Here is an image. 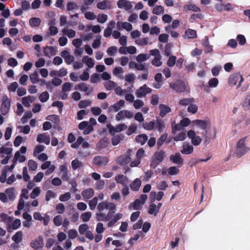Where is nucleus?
Returning <instances> with one entry per match:
<instances>
[{
  "label": "nucleus",
  "instance_id": "603ef678",
  "mask_svg": "<svg viewBox=\"0 0 250 250\" xmlns=\"http://www.w3.org/2000/svg\"><path fill=\"white\" fill-rule=\"evenodd\" d=\"M88 226L86 224H83L79 227V231L81 235H83L88 231Z\"/></svg>",
  "mask_w": 250,
  "mask_h": 250
},
{
  "label": "nucleus",
  "instance_id": "7ed1b4c3",
  "mask_svg": "<svg viewBox=\"0 0 250 250\" xmlns=\"http://www.w3.org/2000/svg\"><path fill=\"white\" fill-rule=\"evenodd\" d=\"M156 196L155 191H151L149 195L150 202L147 211L148 214L153 215L154 216L157 215L159 212V209L156 207V205L154 203L155 201V196Z\"/></svg>",
  "mask_w": 250,
  "mask_h": 250
},
{
  "label": "nucleus",
  "instance_id": "8fccbe9b",
  "mask_svg": "<svg viewBox=\"0 0 250 250\" xmlns=\"http://www.w3.org/2000/svg\"><path fill=\"white\" fill-rule=\"evenodd\" d=\"M98 203V198L94 197L92 200H90L88 203L89 208L91 210H94Z\"/></svg>",
  "mask_w": 250,
  "mask_h": 250
},
{
  "label": "nucleus",
  "instance_id": "f704fd0d",
  "mask_svg": "<svg viewBox=\"0 0 250 250\" xmlns=\"http://www.w3.org/2000/svg\"><path fill=\"white\" fill-rule=\"evenodd\" d=\"M62 32L63 34L67 35L69 38H72L76 35L75 31L71 29L64 28L62 29Z\"/></svg>",
  "mask_w": 250,
  "mask_h": 250
},
{
  "label": "nucleus",
  "instance_id": "412c9836",
  "mask_svg": "<svg viewBox=\"0 0 250 250\" xmlns=\"http://www.w3.org/2000/svg\"><path fill=\"white\" fill-rule=\"evenodd\" d=\"M21 225V222L19 219H16L11 225H8L7 229L9 232H11L12 230L17 229Z\"/></svg>",
  "mask_w": 250,
  "mask_h": 250
},
{
  "label": "nucleus",
  "instance_id": "393cba45",
  "mask_svg": "<svg viewBox=\"0 0 250 250\" xmlns=\"http://www.w3.org/2000/svg\"><path fill=\"white\" fill-rule=\"evenodd\" d=\"M56 53V50L54 47L47 46L44 47L43 54L45 56L49 57L50 55L54 56Z\"/></svg>",
  "mask_w": 250,
  "mask_h": 250
},
{
  "label": "nucleus",
  "instance_id": "69168bd1",
  "mask_svg": "<svg viewBox=\"0 0 250 250\" xmlns=\"http://www.w3.org/2000/svg\"><path fill=\"white\" fill-rule=\"evenodd\" d=\"M56 196V193L51 190H48L45 194V200L46 201H49L51 198H55Z\"/></svg>",
  "mask_w": 250,
  "mask_h": 250
},
{
  "label": "nucleus",
  "instance_id": "b1692460",
  "mask_svg": "<svg viewBox=\"0 0 250 250\" xmlns=\"http://www.w3.org/2000/svg\"><path fill=\"white\" fill-rule=\"evenodd\" d=\"M94 194V191L92 188H88L83 190L82 192V196L85 199L91 198Z\"/></svg>",
  "mask_w": 250,
  "mask_h": 250
},
{
  "label": "nucleus",
  "instance_id": "3c124183",
  "mask_svg": "<svg viewBox=\"0 0 250 250\" xmlns=\"http://www.w3.org/2000/svg\"><path fill=\"white\" fill-rule=\"evenodd\" d=\"M5 193L10 199L13 200L15 198L14 188H13L6 189Z\"/></svg>",
  "mask_w": 250,
  "mask_h": 250
},
{
  "label": "nucleus",
  "instance_id": "cd10ccee",
  "mask_svg": "<svg viewBox=\"0 0 250 250\" xmlns=\"http://www.w3.org/2000/svg\"><path fill=\"white\" fill-rule=\"evenodd\" d=\"M22 235L21 231H18L12 236V239L16 244H19L22 241Z\"/></svg>",
  "mask_w": 250,
  "mask_h": 250
},
{
  "label": "nucleus",
  "instance_id": "49530a36",
  "mask_svg": "<svg viewBox=\"0 0 250 250\" xmlns=\"http://www.w3.org/2000/svg\"><path fill=\"white\" fill-rule=\"evenodd\" d=\"M126 179V177L123 174H118L116 176L115 180L117 183L121 184L123 185H125V180Z\"/></svg>",
  "mask_w": 250,
  "mask_h": 250
},
{
  "label": "nucleus",
  "instance_id": "6e6552de",
  "mask_svg": "<svg viewBox=\"0 0 250 250\" xmlns=\"http://www.w3.org/2000/svg\"><path fill=\"white\" fill-rule=\"evenodd\" d=\"M151 89L145 84L136 91L135 94L138 98H142L151 93Z\"/></svg>",
  "mask_w": 250,
  "mask_h": 250
},
{
  "label": "nucleus",
  "instance_id": "a211bd4d",
  "mask_svg": "<svg viewBox=\"0 0 250 250\" xmlns=\"http://www.w3.org/2000/svg\"><path fill=\"white\" fill-rule=\"evenodd\" d=\"M125 104V101L123 100H120L116 104L111 105L108 108L109 111H113L114 112H116L118 111L121 107H122Z\"/></svg>",
  "mask_w": 250,
  "mask_h": 250
},
{
  "label": "nucleus",
  "instance_id": "39448f33",
  "mask_svg": "<svg viewBox=\"0 0 250 250\" xmlns=\"http://www.w3.org/2000/svg\"><path fill=\"white\" fill-rule=\"evenodd\" d=\"M97 208L98 211V212H102L104 209L109 210H115L116 208V205L113 203L103 201L99 203Z\"/></svg>",
  "mask_w": 250,
  "mask_h": 250
},
{
  "label": "nucleus",
  "instance_id": "aec40b11",
  "mask_svg": "<svg viewBox=\"0 0 250 250\" xmlns=\"http://www.w3.org/2000/svg\"><path fill=\"white\" fill-rule=\"evenodd\" d=\"M141 184V180L139 178H136L130 184L129 186L132 190L137 191L139 190Z\"/></svg>",
  "mask_w": 250,
  "mask_h": 250
},
{
  "label": "nucleus",
  "instance_id": "ea45409f",
  "mask_svg": "<svg viewBox=\"0 0 250 250\" xmlns=\"http://www.w3.org/2000/svg\"><path fill=\"white\" fill-rule=\"evenodd\" d=\"M150 58L148 54H140L136 57V60L138 62H144Z\"/></svg>",
  "mask_w": 250,
  "mask_h": 250
},
{
  "label": "nucleus",
  "instance_id": "f3484780",
  "mask_svg": "<svg viewBox=\"0 0 250 250\" xmlns=\"http://www.w3.org/2000/svg\"><path fill=\"white\" fill-rule=\"evenodd\" d=\"M117 5L119 8H124L125 10H128L132 7L131 2L126 0H119Z\"/></svg>",
  "mask_w": 250,
  "mask_h": 250
},
{
  "label": "nucleus",
  "instance_id": "0eeeda50",
  "mask_svg": "<svg viewBox=\"0 0 250 250\" xmlns=\"http://www.w3.org/2000/svg\"><path fill=\"white\" fill-rule=\"evenodd\" d=\"M188 137L191 140L192 144L195 146H197L200 144L202 142L201 138L196 135L195 131L193 130H189L187 132Z\"/></svg>",
  "mask_w": 250,
  "mask_h": 250
},
{
  "label": "nucleus",
  "instance_id": "37998d69",
  "mask_svg": "<svg viewBox=\"0 0 250 250\" xmlns=\"http://www.w3.org/2000/svg\"><path fill=\"white\" fill-rule=\"evenodd\" d=\"M71 165L73 170H76L78 168H80L83 166L82 163L77 159H75V160L72 161Z\"/></svg>",
  "mask_w": 250,
  "mask_h": 250
},
{
  "label": "nucleus",
  "instance_id": "13d9d810",
  "mask_svg": "<svg viewBox=\"0 0 250 250\" xmlns=\"http://www.w3.org/2000/svg\"><path fill=\"white\" fill-rule=\"evenodd\" d=\"M107 16L104 14H99L97 17V20L98 22L103 23L107 20Z\"/></svg>",
  "mask_w": 250,
  "mask_h": 250
},
{
  "label": "nucleus",
  "instance_id": "423d86ee",
  "mask_svg": "<svg viewBox=\"0 0 250 250\" xmlns=\"http://www.w3.org/2000/svg\"><path fill=\"white\" fill-rule=\"evenodd\" d=\"M108 162L109 159L107 157L97 155L94 157L92 163L98 166H105Z\"/></svg>",
  "mask_w": 250,
  "mask_h": 250
},
{
  "label": "nucleus",
  "instance_id": "338daca9",
  "mask_svg": "<svg viewBox=\"0 0 250 250\" xmlns=\"http://www.w3.org/2000/svg\"><path fill=\"white\" fill-rule=\"evenodd\" d=\"M78 5L74 2H68L67 4L66 8L68 11H71L74 9H78Z\"/></svg>",
  "mask_w": 250,
  "mask_h": 250
},
{
  "label": "nucleus",
  "instance_id": "9b49d317",
  "mask_svg": "<svg viewBox=\"0 0 250 250\" xmlns=\"http://www.w3.org/2000/svg\"><path fill=\"white\" fill-rule=\"evenodd\" d=\"M43 245V238L41 236H39L38 238L32 241L31 242V247L36 250H41Z\"/></svg>",
  "mask_w": 250,
  "mask_h": 250
},
{
  "label": "nucleus",
  "instance_id": "ddd939ff",
  "mask_svg": "<svg viewBox=\"0 0 250 250\" xmlns=\"http://www.w3.org/2000/svg\"><path fill=\"white\" fill-rule=\"evenodd\" d=\"M166 127V124L164 120L157 118L155 121L154 129L157 130L159 132H162Z\"/></svg>",
  "mask_w": 250,
  "mask_h": 250
},
{
  "label": "nucleus",
  "instance_id": "6ab92c4d",
  "mask_svg": "<svg viewBox=\"0 0 250 250\" xmlns=\"http://www.w3.org/2000/svg\"><path fill=\"white\" fill-rule=\"evenodd\" d=\"M159 108L160 110L159 115L162 118L164 117L167 113L170 112L171 111V108L169 106L164 104H159Z\"/></svg>",
  "mask_w": 250,
  "mask_h": 250
},
{
  "label": "nucleus",
  "instance_id": "6e6d98bb",
  "mask_svg": "<svg viewBox=\"0 0 250 250\" xmlns=\"http://www.w3.org/2000/svg\"><path fill=\"white\" fill-rule=\"evenodd\" d=\"M29 169L34 171L37 168L38 165L36 162L33 160H29L28 162Z\"/></svg>",
  "mask_w": 250,
  "mask_h": 250
},
{
  "label": "nucleus",
  "instance_id": "de8ad7c7",
  "mask_svg": "<svg viewBox=\"0 0 250 250\" xmlns=\"http://www.w3.org/2000/svg\"><path fill=\"white\" fill-rule=\"evenodd\" d=\"M49 98V94L47 91L42 92L39 96V100L42 103L46 102Z\"/></svg>",
  "mask_w": 250,
  "mask_h": 250
},
{
  "label": "nucleus",
  "instance_id": "e2e57ef3",
  "mask_svg": "<svg viewBox=\"0 0 250 250\" xmlns=\"http://www.w3.org/2000/svg\"><path fill=\"white\" fill-rule=\"evenodd\" d=\"M142 205H143V204L141 202V200L137 199L133 202V207L135 210H139Z\"/></svg>",
  "mask_w": 250,
  "mask_h": 250
},
{
  "label": "nucleus",
  "instance_id": "4c0bfd02",
  "mask_svg": "<svg viewBox=\"0 0 250 250\" xmlns=\"http://www.w3.org/2000/svg\"><path fill=\"white\" fill-rule=\"evenodd\" d=\"M193 102L194 99L193 98H188L181 100L179 104L180 105L186 106L190 104Z\"/></svg>",
  "mask_w": 250,
  "mask_h": 250
},
{
  "label": "nucleus",
  "instance_id": "72a5a7b5",
  "mask_svg": "<svg viewBox=\"0 0 250 250\" xmlns=\"http://www.w3.org/2000/svg\"><path fill=\"white\" fill-rule=\"evenodd\" d=\"M41 22V20L38 18H32L29 20V24L31 27H38Z\"/></svg>",
  "mask_w": 250,
  "mask_h": 250
},
{
  "label": "nucleus",
  "instance_id": "864d4df0",
  "mask_svg": "<svg viewBox=\"0 0 250 250\" xmlns=\"http://www.w3.org/2000/svg\"><path fill=\"white\" fill-rule=\"evenodd\" d=\"M32 117V114L30 111H26L25 112L23 116L21 119V121L23 124L27 122L28 119Z\"/></svg>",
  "mask_w": 250,
  "mask_h": 250
},
{
  "label": "nucleus",
  "instance_id": "4d7b16f0",
  "mask_svg": "<svg viewBox=\"0 0 250 250\" xmlns=\"http://www.w3.org/2000/svg\"><path fill=\"white\" fill-rule=\"evenodd\" d=\"M117 51V47L115 46H112L107 48L106 52L109 56H113Z\"/></svg>",
  "mask_w": 250,
  "mask_h": 250
},
{
  "label": "nucleus",
  "instance_id": "c756f323",
  "mask_svg": "<svg viewBox=\"0 0 250 250\" xmlns=\"http://www.w3.org/2000/svg\"><path fill=\"white\" fill-rule=\"evenodd\" d=\"M155 125V121H151L149 122L143 123L142 126L146 130H152L153 129H154Z\"/></svg>",
  "mask_w": 250,
  "mask_h": 250
},
{
  "label": "nucleus",
  "instance_id": "bf43d9fd",
  "mask_svg": "<svg viewBox=\"0 0 250 250\" xmlns=\"http://www.w3.org/2000/svg\"><path fill=\"white\" fill-rule=\"evenodd\" d=\"M176 57L175 56H170L167 61V65L169 67H173L176 63Z\"/></svg>",
  "mask_w": 250,
  "mask_h": 250
},
{
  "label": "nucleus",
  "instance_id": "58836bf2",
  "mask_svg": "<svg viewBox=\"0 0 250 250\" xmlns=\"http://www.w3.org/2000/svg\"><path fill=\"white\" fill-rule=\"evenodd\" d=\"M29 77L31 83L33 84L37 83L40 81L38 78V72L36 71H35L33 73H31Z\"/></svg>",
  "mask_w": 250,
  "mask_h": 250
},
{
  "label": "nucleus",
  "instance_id": "79ce46f5",
  "mask_svg": "<svg viewBox=\"0 0 250 250\" xmlns=\"http://www.w3.org/2000/svg\"><path fill=\"white\" fill-rule=\"evenodd\" d=\"M116 83L112 81L109 80L104 83L105 88L108 90H111L113 88L115 87Z\"/></svg>",
  "mask_w": 250,
  "mask_h": 250
},
{
  "label": "nucleus",
  "instance_id": "7c9ffc66",
  "mask_svg": "<svg viewBox=\"0 0 250 250\" xmlns=\"http://www.w3.org/2000/svg\"><path fill=\"white\" fill-rule=\"evenodd\" d=\"M83 62H84L89 68H92L94 65V61L87 56H84L83 58Z\"/></svg>",
  "mask_w": 250,
  "mask_h": 250
},
{
  "label": "nucleus",
  "instance_id": "a19ab883",
  "mask_svg": "<svg viewBox=\"0 0 250 250\" xmlns=\"http://www.w3.org/2000/svg\"><path fill=\"white\" fill-rule=\"evenodd\" d=\"M167 137V133H165L162 134L160 137L158 139L157 144L158 146V148H159L161 146L164 144V143L166 141Z\"/></svg>",
  "mask_w": 250,
  "mask_h": 250
},
{
  "label": "nucleus",
  "instance_id": "a18cd8bd",
  "mask_svg": "<svg viewBox=\"0 0 250 250\" xmlns=\"http://www.w3.org/2000/svg\"><path fill=\"white\" fill-rule=\"evenodd\" d=\"M184 9L185 10H191L194 12H199L201 10L199 7L194 4H186L184 6Z\"/></svg>",
  "mask_w": 250,
  "mask_h": 250
},
{
  "label": "nucleus",
  "instance_id": "9d476101",
  "mask_svg": "<svg viewBox=\"0 0 250 250\" xmlns=\"http://www.w3.org/2000/svg\"><path fill=\"white\" fill-rule=\"evenodd\" d=\"M131 151L130 149H128L127 151L128 155L125 154L120 156L117 158V162L122 166H125L129 163L131 160L130 157L129 156Z\"/></svg>",
  "mask_w": 250,
  "mask_h": 250
},
{
  "label": "nucleus",
  "instance_id": "dca6fc26",
  "mask_svg": "<svg viewBox=\"0 0 250 250\" xmlns=\"http://www.w3.org/2000/svg\"><path fill=\"white\" fill-rule=\"evenodd\" d=\"M37 141L39 143H44L48 145L50 144V138L46 133L40 134L37 136Z\"/></svg>",
  "mask_w": 250,
  "mask_h": 250
},
{
  "label": "nucleus",
  "instance_id": "f257e3e1",
  "mask_svg": "<svg viewBox=\"0 0 250 250\" xmlns=\"http://www.w3.org/2000/svg\"><path fill=\"white\" fill-rule=\"evenodd\" d=\"M166 156V152L163 150L155 152L150 161V167L155 169L163 161Z\"/></svg>",
  "mask_w": 250,
  "mask_h": 250
},
{
  "label": "nucleus",
  "instance_id": "bb28decb",
  "mask_svg": "<svg viewBox=\"0 0 250 250\" xmlns=\"http://www.w3.org/2000/svg\"><path fill=\"white\" fill-rule=\"evenodd\" d=\"M97 7L98 9L101 10H105L106 9H110V2L107 0H103L97 3Z\"/></svg>",
  "mask_w": 250,
  "mask_h": 250
},
{
  "label": "nucleus",
  "instance_id": "473e14b6",
  "mask_svg": "<svg viewBox=\"0 0 250 250\" xmlns=\"http://www.w3.org/2000/svg\"><path fill=\"white\" fill-rule=\"evenodd\" d=\"M249 149L248 148H239V147H236V151H235V154L237 157L240 158L242 156L245 155L246 152L248 151Z\"/></svg>",
  "mask_w": 250,
  "mask_h": 250
},
{
  "label": "nucleus",
  "instance_id": "5701e85b",
  "mask_svg": "<svg viewBox=\"0 0 250 250\" xmlns=\"http://www.w3.org/2000/svg\"><path fill=\"white\" fill-rule=\"evenodd\" d=\"M148 137L146 134H139L135 137V141L141 145H144Z\"/></svg>",
  "mask_w": 250,
  "mask_h": 250
},
{
  "label": "nucleus",
  "instance_id": "e433bc0d",
  "mask_svg": "<svg viewBox=\"0 0 250 250\" xmlns=\"http://www.w3.org/2000/svg\"><path fill=\"white\" fill-rule=\"evenodd\" d=\"M193 123L195 125H198L204 130H206L207 124L205 121L202 120H196L193 121Z\"/></svg>",
  "mask_w": 250,
  "mask_h": 250
},
{
  "label": "nucleus",
  "instance_id": "f8f14e48",
  "mask_svg": "<svg viewBox=\"0 0 250 250\" xmlns=\"http://www.w3.org/2000/svg\"><path fill=\"white\" fill-rule=\"evenodd\" d=\"M60 172L62 173L61 177L63 181H67L69 179L70 174L69 173L66 164H63L59 167Z\"/></svg>",
  "mask_w": 250,
  "mask_h": 250
},
{
  "label": "nucleus",
  "instance_id": "c85d7f7f",
  "mask_svg": "<svg viewBox=\"0 0 250 250\" xmlns=\"http://www.w3.org/2000/svg\"><path fill=\"white\" fill-rule=\"evenodd\" d=\"M193 151V146L185 144L183 145V149L181 150V153L184 154H190L192 153Z\"/></svg>",
  "mask_w": 250,
  "mask_h": 250
},
{
  "label": "nucleus",
  "instance_id": "20e7f679",
  "mask_svg": "<svg viewBox=\"0 0 250 250\" xmlns=\"http://www.w3.org/2000/svg\"><path fill=\"white\" fill-rule=\"evenodd\" d=\"M11 106V101L6 96L2 98V103L0 106V112L2 115H6L9 111Z\"/></svg>",
  "mask_w": 250,
  "mask_h": 250
},
{
  "label": "nucleus",
  "instance_id": "1a4fd4ad",
  "mask_svg": "<svg viewBox=\"0 0 250 250\" xmlns=\"http://www.w3.org/2000/svg\"><path fill=\"white\" fill-rule=\"evenodd\" d=\"M115 212L114 210H109L107 214L105 215L103 212H97L96 218L98 221H110L112 218V214Z\"/></svg>",
  "mask_w": 250,
  "mask_h": 250
},
{
  "label": "nucleus",
  "instance_id": "5fc2aeb1",
  "mask_svg": "<svg viewBox=\"0 0 250 250\" xmlns=\"http://www.w3.org/2000/svg\"><path fill=\"white\" fill-rule=\"evenodd\" d=\"M62 222V218L60 215L56 216L53 219V222L57 227L60 226Z\"/></svg>",
  "mask_w": 250,
  "mask_h": 250
},
{
  "label": "nucleus",
  "instance_id": "052dcab7",
  "mask_svg": "<svg viewBox=\"0 0 250 250\" xmlns=\"http://www.w3.org/2000/svg\"><path fill=\"white\" fill-rule=\"evenodd\" d=\"M91 217V213L90 211L82 213L81 217L83 222L88 221Z\"/></svg>",
  "mask_w": 250,
  "mask_h": 250
},
{
  "label": "nucleus",
  "instance_id": "774afa93",
  "mask_svg": "<svg viewBox=\"0 0 250 250\" xmlns=\"http://www.w3.org/2000/svg\"><path fill=\"white\" fill-rule=\"evenodd\" d=\"M137 129V126L134 124H131L128 127L126 134L130 135L133 133Z\"/></svg>",
  "mask_w": 250,
  "mask_h": 250
},
{
  "label": "nucleus",
  "instance_id": "f03ea898",
  "mask_svg": "<svg viewBox=\"0 0 250 250\" xmlns=\"http://www.w3.org/2000/svg\"><path fill=\"white\" fill-rule=\"evenodd\" d=\"M169 87L177 93H183L188 92L189 90L185 82L181 80L169 83Z\"/></svg>",
  "mask_w": 250,
  "mask_h": 250
},
{
  "label": "nucleus",
  "instance_id": "c9c22d12",
  "mask_svg": "<svg viewBox=\"0 0 250 250\" xmlns=\"http://www.w3.org/2000/svg\"><path fill=\"white\" fill-rule=\"evenodd\" d=\"M202 135L204 138V144L207 146L210 142L211 134L207 130H206L202 132Z\"/></svg>",
  "mask_w": 250,
  "mask_h": 250
},
{
  "label": "nucleus",
  "instance_id": "a878e982",
  "mask_svg": "<svg viewBox=\"0 0 250 250\" xmlns=\"http://www.w3.org/2000/svg\"><path fill=\"white\" fill-rule=\"evenodd\" d=\"M123 217V214L121 213H117L114 215L113 217L108 222L107 226L108 227H112L119 220L121 219Z\"/></svg>",
  "mask_w": 250,
  "mask_h": 250
},
{
  "label": "nucleus",
  "instance_id": "09e8293b",
  "mask_svg": "<svg viewBox=\"0 0 250 250\" xmlns=\"http://www.w3.org/2000/svg\"><path fill=\"white\" fill-rule=\"evenodd\" d=\"M164 12V8L161 5H156L153 9L152 13L154 14L160 15Z\"/></svg>",
  "mask_w": 250,
  "mask_h": 250
},
{
  "label": "nucleus",
  "instance_id": "c03bdc74",
  "mask_svg": "<svg viewBox=\"0 0 250 250\" xmlns=\"http://www.w3.org/2000/svg\"><path fill=\"white\" fill-rule=\"evenodd\" d=\"M108 144L107 139H103L99 141L97 144V147L100 149L105 148Z\"/></svg>",
  "mask_w": 250,
  "mask_h": 250
},
{
  "label": "nucleus",
  "instance_id": "0e129e2a",
  "mask_svg": "<svg viewBox=\"0 0 250 250\" xmlns=\"http://www.w3.org/2000/svg\"><path fill=\"white\" fill-rule=\"evenodd\" d=\"M161 57H155L151 61V63L152 65L155 66H160L162 64V62L161 61Z\"/></svg>",
  "mask_w": 250,
  "mask_h": 250
},
{
  "label": "nucleus",
  "instance_id": "4be33fe9",
  "mask_svg": "<svg viewBox=\"0 0 250 250\" xmlns=\"http://www.w3.org/2000/svg\"><path fill=\"white\" fill-rule=\"evenodd\" d=\"M170 160L173 163L178 165H182L183 163V159L181 157L180 153H176L175 155H172L170 157Z\"/></svg>",
  "mask_w": 250,
  "mask_h": 250
},
{
  "label": "nucleus",
  "instance_id": "2f4dec72",
  "mask_svg": "<svg viewBox=\"0 0 250 250\" xmlns=\"http://www.w3.org/2000/svg\"><path fill=\"white\" fill-rule=\"evenodd\" d=\"M186 36L189 39H194L197 37L196 31L191 29H188L185 31Z\"/></svg>",
  "mask_w": 250,
  "mask_h": 250
},
{
  "label": "nucleus",
  "instance_id": "2eb2a0df",
  "mask_svg": "<svg viewBox=\"0 0 250 250\" xmlns=\"http://www.w3.org/2000/svg\"><path fill=\"white\" fill-rule=\"evenodd\" d=\"M75 89H79L81 91L85 92L87 95L89 94L92 91V88L89 89V86L84 83H81L78 84L76 86Z\"/></svg>",
  "mask_w": 250,
  "mask_h": 250
},
{
  "label": "nucleus",
  "instance_id": "4468645a",
  "mask_svg": "<svg viewBox=\"0 0 250 250\" xmlns=\"http://www.w3.org/2000/svg\"><path fill=\"white\" fill-rule=\"evenodd\" d=\"M238 80H240V81L239 82V84L237 86V88L241 86V83L243 81L242 76L240 74H236L233 76H231L229 78L230 83L233 85H235Z\"/></svg>",
  "mask_w": 250,
  "mask_h": 250
},
{
  "label": "nucleus",
  "instance_id": "680f3d73",
  "mask_svg": "<svg viewBox=\"0 0 250 250\" xmlns=\"http://www.w3.org/2000/svg\"><path fill=\"white\" fill-rule=\"evenodd\" d=\"M41 192L40 189L39 187H36L33 189L30 193V197L32 199H35L38 196Z\"/></svg>",
  "mask_w": 250,
  "mask_h": 250
}]
</instances>
